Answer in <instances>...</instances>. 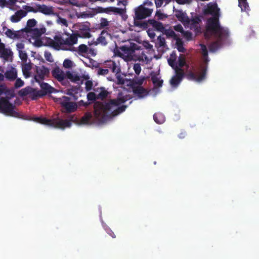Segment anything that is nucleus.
I'll return each instance as SVG.
<instances>
[{"mask_svg": "<svg viewBox=\"0 0 259 259\" xmlns=\"http://www.w3.org/2000/svg\"><path fill=\"white\" fill-rule=\"evenodd\" d=\"M174 12H175V16L178 20L185 24L186 22L189 21V17L187 16L186 13L184 12L182 10L176 9L174 7Z\"/></svg>", "mask_w": 259, "mask_h": 259, "instance_id": "obj_14", "label": "nucleus"}, {"mask_svg": "<svg viewBox=\"0 0 259 259\" xmlns=\"http://www.w3.org/2000/svg\"><path fill=\"white\" fill-rule=\"evenodd\" d=\"M116 78L117 79V83L118 84H123L125 83V80L121 76V71L119 73H115Z\"/></svg>", "mask_w": 259, "mask_h": 259, "instance_id": "obj_46", "label": "nucleus"}, {"mask_svg": "<svg viewBox=\"0 0 259 259\" xmlns=\"http://www.w3.org/2000/svg\"><path fill=\"white\" fill-rule=\"evenodd\" d=\"M89 48L85 45L81 44L78 48V52L79 54L87 53L88 52Z\"/></svg>", "mask_w": 259, "mask_h": 259, "instance_id": "obj_48", "label": "nucleus"}, {"mask_svg": "<svg viewBox=\"0 0 259 259\" xmlns=\"http://www.w3.org/2000/svg\"><path fill=\"white\" fill-rule=\"evenodd\" d=\"M104 68L109 69L113 73H119L121 72V67L119 63L114 61L109 60L105 62L104 64Z\"/></svg>", "mask_w": 259, "mask_h": 259, "instance_id": "obj_11", "label": "nucleus"}, {"mask_svg": "<svg viewBox=\"0 0 259 259\" xmlns=\"http://www.w3.org/2000/svg\"><path fill=\"white\" fill-rule=\"evenodd\" d=\"M177 49L180 52L184 53L185 52V49L183 47V42L181 41H177Z\"/></svg>", "mask_w": 259, "mask_h": 259, "instance_id": "obj_57", "label": "nucleus"}, {"mask_svg": "<svg viewBox=\"0 0 259 259\" xmlns=\"http://www.w3.org/2000/svg\"><path fill=\"white\" fill-rule=\"evenodd\" d=\"M85 89L86 91L89 92L92 89L93 83L91 80H87L85 83Z\"/></svg>", "mask_w": 259, "mask_h": 259, "instance_id": "obj_56", "label": "nucleus"}, {"mask_svg": "<svg viewBox=\"0 0 259 259\" xmlns=\"http://www.w3.org/2000/svg\"><path fill=\"white\" fill-rule=\"evenodd\" d=\"M174 29L178 32H180L182 33H183L184 32L183 28L181 24H178L177 25H175L174 26Z\"/></svg>", "mask_w": 259, "mask_h": 259, "instance_id": "obj_64", "label": "nucleus"}, {"mask_svg": "<svg viewBox=\"0 0 259 259\" xmlns=\"http://www.w3.org/2000/svg\"><path fill=\"white\" fill-rule=\"evenodd\" d=\"M239 6L241 8L242 11H246L249 7L247 0H238Z\"/></svg>", "mask_w": 259, "mask_h": 259, "instance_id": "obj_43", "label": "nucleus"}, {"mask_svg": "<svg viewBox=\"0 0 259 259\" xmlns=\"http://www.w3.org/2000/svg\"><path fill=\"white\" fill-rule=\"evenodd\" d=\"M75 116L74 115H73ZM74 120L72 121L74 122H78L80 124H91L92 123L91 120L92 119V114L90 112H86L84 115L80 118L79 122L77 121V118L74 117Z\"/></svg>", "mask_w": 259, "mask_h": 259, "instance_id": "obj_13", "label": "nucleus"}, {"mask_svg": "<svg viewBox=\"0 0 259 259\" xmlns=\"http://www.w3.org/2000/svg\"><path fill=\"white\" fill-rule=\"evenodd\" d=\"M6 35L12 39L20 38L24 36L22 30L18 31H13L10 29H7L5 32Z\"/></svg>", "mask_w": 259, "mask_h": 259, "instance_id": "obj_15", "label": "nucleus"}, {"mask_svg": "<svg viewBox=\"0 0 259 259\" xmlns=\"http://www.w3.org/2000/svg\"><path fill=\"white\" fill-rule=\"evenodd\" d=\"M16 106L11 103L9 99L5 97L0 98V112L6 115L20 117V114L15 110Z\"/></svg>", "mask_w": 259, "mask_h": 259, "instance_id": "obj_4", "label": "nucleus"}, {"mask_svg": "<svg viewBox=\"0 0 259 259\" xmlns=\"http://www.w3.org/2000/svg\"><path fill=\"white\" fill-rule=\"evenodd\" d=\"M151 80L155 87L158 88L162 87L163 80H160L156 74L152 75Z\"/></svg>", "mask_w": 259, "mask_h": 259, "instance_id": "obj_33", "label": "nucleus"}, {"mask_svg": "<svg viewBox=\"0 0 259 259\" xmlns=\"http://www.w3.org/2000/svg\"><path fill=\"white\" fill-rule=\"evenodd\" d=\"M66 94L71 96L73 100H76L80 96L79 88L75 87L68 89L66 90Z\"/></svg>", "mask_w": 259, "mask_h": 259, "instance_id": "obj_21", "label": "nucleus"}, {"mask_svg": "<svg viewBox=\"0 0 259 259\" xmlns=\"http://www.w3.org/2000/svg\"><path fill=\"white\" fill-rule=\"evenodd\" d=\"M65 77L74 82H76L80 80V77L79 75L76 73L71 72L70 71L66 72L65 74Z\"/></svg>", "mask_w": 259, "mask_h": 259, "instance_id": "obj_26", "label": "nucleus"}, {"mask_svg": "<svg viewBox=\"0 0 259 259\" xmlns=\"http://www.w3.org/2000/svg\"><path fill=\"white\" fill-rule=\"evenodd\" d=\"M218 9L217 4H212L208 6L206 12L211 15H216Z\"/></svg>", "mask_w": 259, "mask_h": 259, "instance_id": "obj_37", "label": "nucleus"}, {"mask_svg": "<svg viewBox=\"0 0 259 259\" xmlns=\"http://www.w3.org/2000/svg\"><path fill=\"white\" fill-rule=\"evenodd\" d=\"M68 119L62 120L59 118L48 119L46 117H36L34 120L37 122L49 125L55 128L64 129L71 126L72 121L74 120V116L70 115Z\"/></svg>", "mask_w": 259, "mask_h": 259, "instance_id": "obj_2", "label": "nucleus"}, {"mask_svg": "<svg viewBox=\"0 0 259 259\" xmlns=\"http://www.w3.org/2000/svg\"><path fill=\"white\" fill-rule=\"evenodd\" d=\"M27 12L23 10L17 11L14 15H12L10 20L13 23H16L19 22L22 18L26 16Z\"/></svg>", "mask_w": 259, "mask_h": 259, "instance_id": "obj_18", "label": "nucleus"}, {"mask_svg": "<svg viewBox=\"0 0 259 259\" xmlns=\"http://www.w3.org/2000/svg\"><path fill=\"white\" fill-rule=\"evenodd\" d=\"M127 101L124 97L111 99L108 102L96 101L94 103V116L99 123H104L109 117H114L124 112L127 106L121 105Z\"/></svg>", "mask_w": 259, "mask_h": 259, "instance_id": "obj_1", "label": "nucleus"}, {"mask_svg": "<svg viewBox=\"0 0 259 259\" xmlns=\"http://www.w3.org/2000/svg\"><path fill=\"white\" fill-rule=\"evenodd\" d=\"M90 30H85L84 31H81V32H80V34H78V36H79V37H85V38H89L91 37V34L90 32Z\"/></svg>", "mask_w": 259, "mask_h": 259, "instance_id": "obj_55", "label": "nucleus"}, {"mask_svg": "<svg viewBox=\"0 0 259 259\" xmlns=\"http://www.w3.org/2000/svg\"><path fill=\"white\" fill-rule=\"evenodd\" d=\"M152 12V10L141 5L135 10L134 21L144 19L150 16Z\"/></svg>", "mask_w": 259, "mask_h": 259, "instance_id": "obj_8", "label": "nucleus"}, {"mask_svg": "<svg viewBox=\"0 0 259 259\" xmlns=\"http://www.w3.org/2000/svg\"><path fill=\"white\" fill-rule=\"evenodd\" d=\"M217 37V40L215 41L212 42L209 46V49L211 51L214 52L217 51L218 49H219L221 46L222 39L225 38H220L219 36Z\"/></svg>", "mask_w": 259, "mask_h": 259, "instance_id": "obj_23", "label": "nucleus"}, {"mask_svg": "<svg viewBox=\"0 0 259 259\" xmlns=\"http://www.w3.org/2000/svg\"><path fill=\"white\" fill-rule=\"evenodd\" d=\"M42 91H36V90L33 89V91L31 92L30 95V97L32 100H35L37 99L38 98L43 97V94H42Z\"/></svg>", "mask_w": 259, "mask_h": 259, "instance_id": "obj_34", "label": "nucleus"}, {"mask_svg": "<svg viewBox=\"0 0 259 259\" xmlns=\"http://www.w3.org/2000/svg\"><path fill=\"white\" fill-rule=\"evenodd\" d=\"M70 98L66 96H62L57 99V101L63 107L67 113L74 112L77 109L76 103L70 102Z\"/></svg>", "mask_w": 259, "mask_h": 259, "instance_id": "obj_6", "label": "nucleus"}, {"mask_svg": "<svg viewBox=\"0 0 259 259\" xmlns=\"http://www.w3.org/2000/svg\"><path fill=\"white\" fill-rule=\"evenodd\" d=\"M63 65L66 68H70L72 66V62L69 59H65L64 61Z\"/></svg>", "mask_w": 259, "mask_h": 259, "instance_id": "obj_61", "label": "nucleus"}, {"mask_svg": "<svg viewBox=\"0 0 259 259\" xmlns=\"http://www.w3.org/2000/svg\"><path fill=\"white\" fill-rule=\"evenodd\" d=\"M182 80L175 76H172L170 80V83L173 87H177Z\"/></svg>", "mask_w": 259, "mask_h": 259, "instance_id": "obj_42", "label": "nucleus"}, {"mask_svg": "<svg viewBox=\"0 0 259 259\" xmlns=\"http://www.w3.org/2000/svg\"><path fill=\"white\" fill-rule=\"evenodd\" d=\"M94 91L97 93V98L101 100L106 99L109 94V92L104 87L94 88Z\"/></svg>", "mask_w": 259, "mask_h": 259, "instance_id": "obj_16", "label": "nucleus"}, {"mask_svg": "<svg viewBox=\"0 0 259 259\" xmlns=\"http://www.w3.org/2000/svg\"><path fill=\"white\" fill-rule=\"evenodd\" d=\"M33 91V88L28 87L24 89H21L19 92V94L20 96L23 97L26 96L28 95H30L31 92Z\"/></svg>", "mask_w": 259, "mask_h": 259, "instance_id": "obj_40", "label": "nucleus"}, {"mask_svg": "<svg viewBox=\"0 0 259 259\" xmlns=\"http://www.w3.org/2000/svg\"><path fill=\"white\" fill-rule=\"evenodd\" d=\"M54 38L56 42H57V43L58 44V45L59 46V48L60 49L61 46H63V42L64 41V38L60 35H55Z\"/></svg>", "mask_w": 259, "mask_h": 259, "instance_id": "obj_51", "label": "nucleus"}, {"mask_svg": "<svg viewBox=\"0 0 259 259\" xmlns=\"http://www.w3.org/2000/svg\"><path fill=\"white\" fill-rule=\"evenodd\" d=\"M172 69L175 71L176 74L174 76L182 80L185 75L183 69L179 67L178 66H177V67H174V68Z\"/></svg>", "mask_w": 259, "mask_h": 259, "instance_id": "obj_35", "label": "nucleus"}, {"mask_svg": "<svg viewBox=\"0 0 259 259\" xmlns=\"http://www.w3.org/2000/svg\"><path fill=\"white\" fill-rule=\"evenodd\" d=\"M206 30L217 36L227 37L229 36V31L227 28L221 26L219 18L216 16L210 18L207 20Z\"/></svg>", "mask_w": 259, "mask_h": 259, "instance_id": "obj_3", "label": "nucleus"}, {"mask_svg": "<svg viewBox=\"0 0 259 259\" xmlns=\"http://www.w3.org/2000/svg\"><path fill=\"white\" fill-rule=\"evenodd\" d=\"M69 35V36L65 39H64L63 45H66L67 47L63 46L61 48L62 50L64 51H70L71 52L76 51V49L73 46L77 43L78 41V34L76 33H72Z\"/></svg>", "mask_w": 259, "mask_h": 259, "instance_id": "obj_7", "label": "nucleus"}, {"mask_svg": "<svg viewBox=\"0 0 259 259\" xmlns=\"http://www.w3.org/2000/svg\"><path fill=\"white\" fill-rule=\"evenodd\" d=\"M161 32H162L163 34H165L167 38L171 37L174 39H178L176 33L171 29H165L164 27Z\"/></svg>", "mask_w": 259, "mask_h": 259, "instance_id": "obj_30", "label": "nucleus"}, {"mask_svg": "<svg viewBox=\"0 0 259 259\" xmlns=\"http://www.w3.org/2000/svg\"><path fill=\"white\" fill-rule=\"evenodd\" d=\"M217 37V40L215 41L212 42L209 46V49L211 51L214 52L217 51L218 49H219L221 46L222 39L225 38H220L219 36Z\"/></svg>", "mask_w": 259, "mask_h": 259, "instance_id": "obj_24", "label": "nucleus"}, {"mask_svg": "<svg viewBox=\"0 0 259 259\" xmlns=\"http://www.w3.org/2000/svg\"><path fill=\"white\" fill-rule=\"evenodd\" d=\"M93 11V14H98V13H109L110 12H113L117 14H121L122 13V9L116 7H109L107 8H103L101 7H97L95 8L92 9Z\"/></svg>", "mask_w": 259, "mask_h": 259, "instance_id": "obj_10", "label": "nucleus"}, {"mask_svg": "<svg viewBox=\"0 0 259 259\" xmlns=\"http://www.w3.org/2000/svg\"><path fill=\"white\" fill-rule=\"evenodd\" d=\"M27 34H29L33 37H39L44 33L42 29L38 28H31L29 30L26 32Z\"/></svg>", "mask_w": 259, "mask_h": 259, "instance_id": "obj_27", "label": "nucleus"}, {"mask_svg": "<svg viewBox=\"0 0 259 259\" xmlns=\"http://www.w3.org/2000/svg\"><path fill=\"white\" fill-rule=\"evenodd\" d=\"M48 44L50 47L54 48L55 49L57 50H60L59 46L58 45V44L56 42L55 39H50L49 40H48Z\"/></svg>", "mask_w": 259, "mask_h": 259, "instance_id": "obj_50", "label": "nucleus"}, {"mask_svg": "<svg viewBox=\"0 0 259 259\" xmlns=\"http://www.w3.org/2000/svg\"><path fill=\"white\" fill-rule=\"evenodd\" d=\"M6 78L10 81L15 80L17 77V69L14 67H12L10 69L7 70L5 74Z\"/></svg>", "mask_w": 259, "mask_h": 259, "instance_id": "obj_17", "label": "nucleus"}, {"mask_svg": "<svg viewBox=\"0 0 259 259\" xmlns=\"http://www.w3.org/2000/svg\"><path fill=\"white\" fill-rule=\"evenodd\" d=\"M133 69L135 71V73L137 75H139L141 71V67L140 65V64L139 63H136L134 64Z\"/></svg>", "mask_w": 259, "mask_h": 259, "instance_id": "obj_54", "label": "nucleus"}, {"mask_svg": "<svg viewBox=\"0 0 259 259\" xmlns=\"http://www.w3.org/2000/svg\"><path fill=\"white\" fill-rule=\"evenodd\" d=\"M145 79V77L144 76L140 77L138 76H135L131 81V85L132 87L141 86Z\"/></svg>", "mask_w": 259, "mask_h": 259, "instance_id": "obj_28", "label": "nucleus"}, {"mask_svg": "<svg viewBox=\"0 0 259 259\" xmlns=\"http://www.w3.org/2000/svg\"><path fill=\"white\" fill-rule=\"evenodd\" d=\"M134 94L138 95L139 97H143V95L146 93V90L141 86L132 87Z\"/></svg>", "mask_w": 259, "mask_h": 259, "instance_id": "obj_32", "label": "nucleus"}, {"mask_svg": "<svg viewBox=\"0 0 259 259\" xmlns=\"http://www.w3.org/2000/svg\"><path fill=\"white\" fill-rule=\"evenodd\" d=\"M200 22V19H199V18L198 17H196L191 19H190L189 18V21L186 22L185 24H189L192 26L195 27V26H196V25L197 24H198Z\"/></svg>", "mask_w": 259, "mask_h": 259, "instance_id": "obj_41", "label": "nucleus"}, {"mask_svg": "<svg viewBox=\"0 0 259 259\" xmlns=\"http://www.w3.org/2000/svg\"><path fill=\"white\" fill-rule=\"evenodd\" d=\"M148 24H149L148 21L147 22H142V23H138L136 21H135V22H134V24L135 25H136V26H140L141 27H143L144 28H146L147 27Z\"/></svg>", "mask_w": 259, "mask_h": 259, "instance_id": "obj_63", "label": "nucleus"}, {"mask_svg": "<svg viewBox=\"0 0 259 259\" xmlns=\"http://www.w3.org/2000/svg\"><path fill=\"white\" fill-rule=\"evenodd\" d=\"M206 72L207 68L204 66L193 67L192 70L187 71L186 77L189 80L200 82L205 79Z\"/></svg>", "mask_w": 259, "mask_h": 259, "instance_id": "obj_5", "label": "nucleus"}, {"mask_svg": "<svg viewBox=\"0 0 259 259\" xmlns=\"http://www.w3.org/2000/svg\"><path fill=\"white\" fill-rule=\"evenodd\" d=\"M23 9L25 10L26 12L27 13L28 12H33V13H37V8L36 9L32 7L28 6H24L23 7Z\"/></svg>", "mask_w": 259, "mask_h": 259, "instance_id": "obj_53", "label": "nucleus"}, {"mask_svg": "<svg viewBox=\"0 0 259 259\" xmlns=\"http://www.w3.org/2000/svg\"><path fill=\"white\" fill-rule=\"evenodd\" d=\"M153 119L158 124H162L165 121V116L160 112L155 113L153 115Z\"/></svg>", "mask_w": 259, "mask_h": 259, "instance_id": "obj_29", "label": "nucleus"}, {"mask_svg": "<svg viewBox=\"0 0 259 259\" xmlns=\"http://www.w3.org/2000/svg\"><path fill=\"white\" fill-rule=\"evenodd\" d=\"M49 70L48 68L42 66L36 68V74L34 76L35 81L40 83V82L45 79V76L49 74Z\"/></svg>", "mask_w": 259, "mask_h": 259, "instance_id": "obj_9", "label": "nucleus"}, {"mask_svg": "<svg viewBox=\"0 0 259 259\" xmlns=\"http://www.w3.org/2000/svg\"><path fill=\"white\" fill-rule=\"evenodd\" d=\"M52 76L57 79L58 81L61 82L62 84L65 83V74L64 72L61 70L59 67H56L52 71Z\"/></svg>", "mask_w": 259, "mask_h": 259, "instance_id": "obj_12", "label": "nucleus"}, {"mask_svg": "<svg viewBox=\"0 0 259 259\" xmlns=\"http://www.w3.org/2000/svg\"><path fill=\"white\" fill-rule=\"evenodd\" d=\"M149 24L155 28V29L158 31H162L164 27L161 22L157 21L154 19H149L148 20Z\"/></svg>", "mask_w": 259, "mask_h": 259, "instance_id": "obj_22", "label": "nucleus"}, {"mask_svg": "<svg viewBox=\"0 0 259 259\" xmlns=\"http://www.w3.org/2000/svg\"><path fill=\"white\" fill-rule=\"evenodd\" d=\"M87 99L88 101L91 102H95L99 99L97 98V95L95 92H89L87 94Z\"/></svg>", "mask_w": 259, "mask_h": 259, "instance_id": "obj_44", "label": "nucleus"}, {"mask_svg": "<svg viewBox=\"0 0 259 259\" xmlns=\"http://www.w3.org/2000/svg\"><path fill=\"white\" fill-rule=\"evenodd\" d=\"M166 46L165 38L161 36L157 37V42L156 44V47L158 48H165Z\"/></svg>", "mask_w": 259, "mask_h": 259, "instance_id": "obj_39", "label": "nucleus"}, {"mask_svg": "<svg viewBox=\"0 0 259 259\" xmlns=\"http://www.w3.org/2000/svg\"><path fill=\"white\" fill-rule=\"evenodd\" d=\"M39 84L41 88L40 91L42 92V94H43L44 96L48 94H51L55 91V89L48 83L40 82Z\"/></svg>", "mask_w": 259, "mask_h": 259, "instance_id": "obj_20", "label": "nucleus"}, {"mask_svg": "<svg viewBox=\"0 0 259 259\" xmlns=\"http://www.w3.org/2000/svg\"><path fill=\"white\" fill-rule=\"evenodd\" d=\"M16 82L15 83V87L16 88H19L23 86L24 83V81L20 78H16Z\"/></svg>", "mask_w": 259, "mask_h": 259, "instance_id": "obj_58", "label": "nucleus"}, {"mask_svg": "<svg viewBox=\"0 0 259 259\" xmlns=\"http://www.w3.org/2000/svg\"><path fill=\"white\" fill-rule=\"evenodd\" d=\"M178 66L181 68L186 66L185 58L182 55H181L178 58Z\"/></svg>", "mask_w": 259, "mask_h": 259, "instance_id": "obj_45", "label": "nucleus"}, {"mask_svg": "<svg viewBox=\"0 0 259 259\" xmlns=\"http://www.w3.org/2000/svg\"><path fill=\"white\" fill-rule=\"evenodd\" d=\"M95 15V14L92 13H88L86 12H83L82 13H81L78 17H81V18H88V17H93Z\"/></svg>", "mask_w": 259, "mask_h": 259, "instance_id": "obj_60", "label": "nucleus"}, {"mask_svg": "<svg viewBox=\"0 0 259 259\" xmlns=\"http://www.w3.org/2000/svg\"><path fill=\"white\" fill-rule=\"evenodd\" d=\"M45 58L48 61L50 62H53L54 61L51 53L49 52H46L45 53Z\"/></svg>", "mask_w": 259, "mask_h": 259, "instance_id": "obj_59", "label": "nucleus"}, {"mask_svg": "<svg viewBox=\"0 0 259 259\" xmlns=\"http://www.w3.org/2000/svg\"><path fill=\"white\" fill-rule=\"evenodd\" d=\"M36 21L34 19H29L27 22V25L25 28L21 29L23 33L26 32L34 27L36 24Z\"/></svg>", "mask_w": 259, "mask_h": 259, "instance_id": "obj_31", "label": "nucleus"}, {"mask_svg": "<svg viewBox=\"0 0 259 259\" xmlns=\"http://www.w3.org/2000/svg\"><path fill=\"white\" fill-rule=\"evenodd\" d=\"M109 73V69L107 68L99 67L97 70V74L99 75L105 76Z\"/></svg>", "mask_w": 259, "mask_h": 259, "instance_id": "obj_47", "label": "nucleus"}, {"mask_svg": "<svg viewBox=\"0 0 259 259\" xmlns=\"http://www.w3.org/2000/svg\"><path fill=\"white\" fill-rule=\"evenodd\" d=\"M57 23L61 24L62 25L65 26L66 27L68 26V22L66 19L62 18L61 17H59L57 20Z\"/></svg>", "mask_w": 259, "mask_h": 259, "instance_id": "obj_52", "label": "nucleus"}, {"mask_svg": "<svg viewBox=\"0 0 259 259\" xmlns=\"http://www.w3.org/2000/svg\"><path fill=\"white\" fill-rule=\"evenodd\" d=\"M18 53L19 56L22 62L24 63L26 62L28 56L26 52L25 51H20V52H18Z\"/></svg>", "mask_w": 259, "mask_h": 259, "instance_id": "obj_49", "label": "nucleus"}, {"mask_svg": "<svg viewBox=\"0 0 259 259\" xmlns=\"http://www.w3.org/2000/svg\"><path fill=\"white\" fill-rule=\"evenodd\" d=\"M0 54L2 58L6 60H8L9 57L12 55V52L10 49L5 48Z\"/></svg>", "mask_w": 259, "mask_h": 259, "instance_id": "obj_36", "label": "nucleus"}, {"mask_svg": "<svg viewBox=\"0 0 259 259\" xmlns=\"http://www.w3.org/2000/svg\"><path fill=\"white\" fill-rule=\"evenodd\" d=\"M37 8V12H40L45 15H50L54 14V11L52 7H48L45 5H41L38 4L36 5Z\"/></svg>", "mask_w": 259, "mask_h": 259, "instance_id": "obj_19", "label": "nucleus"}, {"mask_svg": "<svg viewBox=\"0 0 259 259\" xmlns=\"http://www.w3.org/2000/svg\"><path fill=\"white\" fill-rule=\"evenodd\" d=\"M105 32L102 31L99 37L97 38L96 44H101L102 46H106L107 44V41L105 36H103V34H105Z\"/></svg>", "mask_w": 259, "mask_h": 259, "instance_id": "obj_38", "label": "nucleus"}, {"mask_svg": "<svg viewBox=\"0 0 259 259\" xmlns=\"http://www.w3.org/2000/svg\"><path fill=\"white\" fill-rule=\"evenodd\" d=\"M100 25L102 27L107 26L109 25V22L107 19L102 18L100 20Z\"/></svg>", "mask_w": 259, "mask_h": 259, "instance_id": "obj_62", "label": "nucleus"}, {"mask_svg": "<svg viewBox=\"0 0 259 259\" xmlns=\"http://www.w3.org/2000/svg\"><path fill=\"white\" fill-rule=\"evenodd\" d=\"M177 58V54L175 51H173L170 54V57L167 60V62L169 65L171 66L172 68H174V67H177V66H178L177 64L176 63Z\"/></svg>", "mask_w": 259, "mask_h": 259, "instance_id": "obj_25", "label": "nucleus"}]
</instances>
